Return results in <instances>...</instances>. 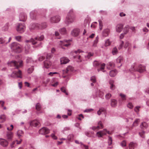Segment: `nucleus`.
I'll return each instance as SVG.
<instances>
[{"mask_svg": "<svg viewBox=\"0 0 149 149\" xmlns=\"http://www.w3.org/2000/svg\"><path fill=\"white\" fill-rule=\"evenodd\" d=\"M8 66H14L16 69L15 71L13 72L11 74V76L14 78H22L21 71L18 69V68L23 65V61L20 60L18 62L16 61H11L8 63Z\"/></svg>", "mask_w": 149, "mask_h": 149, "instance_id": "nucleus-1", "label": "nucleus"}, {"mask_svg": "<svg viewBox=\"0 0 149 149\" xmlns=\"http://www.w3.org/2000/svg\"><path fill=\"white\" fill-rule=\"evenodd\" d=\"M76 19V17L73 10H70L68 13L65 20V22L69 24L74 22Z\"/></svg>", "mask_w": 149, "mask_h": 149, "instance_id": "nucleus-2", "label": "nucleus"}, {"mask_svg": "<svg viewBox=\"0 0 149 149\" xmlns=\"http://www.w3.org/2000/svg\"><path fill=\"white\" fill-rule=\"evenodd\" d=\"M10 47L11 49L15 52L19 53L22 51V47L17 42H13L11 44Z\"/></svg>", "mask_w": 149, "mask_h": 149, "instance_id": "nucleus-3", "label": "nucleus"}, {"mask_svg": "<svg viewBox=\"0 0 149 149\" xmlns=\"http://www.w3.org/2000/svg\"><path fill=\"white\" fill-rule=\"evenodd\" d=\"M47 26L46 23L44 22L40 24L34 23L31 25V28L32 29H43L45 28Z\"/></svg>", "mask_w": 149, "mask_h": 149, "instance_id": "nucleus-4", "label": "nucleus"}, {"mask_svg": "<svg viewBox=\"0 0 149 149\" xmlns=\"http://www.w3.org/2000/svg\"><path fill=\"white\" fill-rule=\"evenodd\" d=\"M25 29V26L24 24L19 23L17 25L16 30L20 33L23 32Z\"/></svg>", "mask_w": 149, "mask_h": 149, "instance_id": "nucleus-5", "label": "nucleus"}, {"mask_svg": "<svg viewBox=\"0 0 149 149\" xmlns=\"http://www.w3.org/2000/svg\"><path fill=\"white\" fill-rule=\"evenodd\" d=\"M107 133L110 134L109 131H107L106 129H104L102 131H100L97 132L96 134V135L99 137H102L104 135H105Z\"/></svg>", "mask_w": 149, "mask_h": 149, "instance_id": "nucleus-6", "label": "nucleus"}, {"mask_svg": "<svg viewBox=\"0 0 149 149\" xmlns=\"http://www.w3.org/2000/svg\"><path fill=\"white\" fill-rule=\"evenodd\" d=\"M132 70L134 71H137L140 73H142L145 71L146 67L144 65H139L138 66V68L136 69H135L133 68Z\"/></svg>", "mask_w": 149, "mask_h": 149, "instance_id": "nucleus-7", "label": "nucleus"}, {"mask_svg": "<svg viewBox=\"0 0 149 149\" xmlns=\"http://www.w3.org/2000/svg\"><path fill=\"white\" fill-rule=\"evenodd\" d=\"M69 42V40H67L60 41L59 44L63 49H65V48L63 47V46L68 47L70 45Z\"/></svg>", "mask_w": 149, "mask_h": 149, "instance_id": "nucleus-8", "label": "nucleus"}, {"mask_svg": "<svg viewBox=\"0 0 149 149\" xmlns=\"http://www.w3.org/2000/svg\"><path fill=\"white\" fill-rule=\"evenodd\" d=\"M130 45V44L128 41H126L124 43L123 41H121L120 45L118 47V49H120L122 48L123 47L124 48H126Z\"/></svg>", "mask_w": 149, "mask_h": 149, "instance_id": "nucleus-9", "label": "nucleus"}, {"mask_svg": "<svg viewBox=\"0 0 149 149\" xmlns=\"http://www.w3.org/2000/svg\"><path fill=\"white\" fill-rule=\"evenodd\" d=\"M83 52L80 49H79L77 51H76L74 52V53L77 54V55L76 56H74V57L75 58H77L78 59V62H81L82 61V60L81 58V56L80 55H79V54L80 53Z\"/></svg>", "mask_w": 149, "mask_h": 149, "instance_id": "nucleus-10", "label": "nucleus"}, {"mask_svg": "<svg viewBox=\"0 0 149 149\" xmlns=\"http://www.w3.org/2000/svg\"><path fill=\"white\" fill-rule=\"evenodd\" d=\"M49 130L46 127H43L39 130V133L41 134H45L49 133Z\"/></svg>", "mask_w": 149, "mask_h": 149, "instance_id": "nucleus-11", "label": "nucleus"}, {"mask_svg": "<svg viewBox=\"0 0 149 149\" xmlns=\"http://www.w3.org/2000/svg\"><path fill=\"white\" fill-rule=\"evenodd\" d=\"M60 20V17L58 15L53 17L50 18V21L52 23L58 22Z\"/></svg>", "mask_w": 149, "mask_h": 149, "instance_id": "nucleus-12", "label": "nucleus"}, {"mask_svg": "<svg viewBox=\"0 0 149 149\" xmlns=\"http://www.w3.org/2000/svg\"><path fill=\"white\" fill-rule=\"evenodd\" d=\"M80 32V29L78 28H76L72 31L71 34L74 36H77L79 35Z\"/></svg>", "mask_w": 149, "mask_h": 149, "instance_id": "nucleus-13", "label": "nucleus"}, {"mask_svg": "<svg viewBox=\"0 0 149 149\" xmlns=\"http://www.w3.org/2000/svg\"><path fill=\"white\" fill-rule=\"evenodd\" d=\"M123 26L122 24H118L117 25L116 27V31L118 33H120L123 29Z\"/></svg>", "mask_w": 149, "mask_h": 149, "instance_id": "nucleus-14", "label": "nucleus"}, {"mask_svg": "<svg viewBox=\"0 0 149 149\" xmlns=\"http://www.w3.org/2000/svg\"><path fill=\"white\" fill-rule=\"evenodd\" d=\"M0 144L3 147H6L8 145V142L4 139H0Z\"/></svg>", "mask_w": 149, "mask_h": 149, "instance_id": "nucleus-15", "label": "nucleus"}, {"mask_svg": "<svg viewBox=\"0 0 149 149\" xmlns=\"http://www.w3.org/2000/svg\"><path fill=\"white\" fill-rule=\"evenodd\" d=\"M26 15L24 13L20 14L19 17V20L21 21H25L26 19Z\"/></svg>", "mask_w": 149, "mask_h": 149, "instance_id": "nucleus-16", "label": "nucleus"}, {"mask_svg": "<svg viewBox=\"0 0 149 149\" xmlns=\"http://www.w3.org/2000/svg\"><path fill=\"white\" fill-rule=\"evenodd\" d=\"M70 60L67 57H63L60 58L61 64H65L68 63Z\"/></svg>", "mask_w": 149, "mask_h": 149, "instance_id": "nucleus-17", "label": "nucleus"}, {"mask_svg": "<svg viewBox=\"0 0 149 149\" xmlns=\"http://www.w3.org/2000/svg\"><path fill=\"white\" fill-rule=\"evenodd\" d=\"M30 125L34 127H37L40 125V123L38 120H34L30 122Z\"/></svg>", "mask_w": 149, "mask_h": 149, "instance_id": "nucleus-18", "label": "nucleus"}, {"mask_svg": "<svg viewBox=\"0 0 149 149\" xmlns=\"http://www.w3.org/2000/svg\"><path fill=\"white\" fill-rule=\"evenodd\" d=\"M110 32V30L108 29H104L102 32V36L104 37H106L108 36Z\"/></svg>", "mask_w": 149, "mask_h": 149, "instance_id": "nucleus-19", "label": "nucleus"}, {"mask_svg": "<svg viewBox=\"0 0 149 149\" xmlns=\"http://www.w3.org/2000/svg\"><path fill=\"white\" fill-rule=\"evenodd\" d=\"M13 136V133L10 131L6 133V137L7 139L9 140H11Z\"/></svg>", "mask_w": 149, "mask_h": 149, "instance_id": "nucleus-20", "label": "nucleus"}, {"mask_svg": "<svg viewBox=\"0 0 149 149\" xmlns=\"http://www.w3.org/2000/svg\"><path fill=\"white\" fill-rule=\"evenodd\" d=\"M73 68L71 66H68L66 68V70H63V74H66L68 73L70 71H73Z\"/></svg>", "mask_w": 149, "mask_h": 149, "instance_id": "nucleus-21", "label": "nucleus"}, {"mask_svg": "<svg viewBox=\"0 0 149 149\" xmlns=\"http://www.w3.org/2000/svg\"><path fill=\"white\" fill-rule=\"evenodd\" d=\"M98 95L101 98H102L103 97L104 95V92L102 91H101L100 90H98L96 92V95L95 97H94V98H95L96 97L97 95Z\"/></svg>", "mask_w": 149, "mask_h": 149, "instance_id": "nucleus-22", "label": "nucleus"}, {"mask_svg": "<svg viewBox=\"0 0 149 149\" xmlns=\"http://www.w3.org/2000/svg\"><path fill=\"white\" fill-rule=\"evenodd\" d=\"M51 65V62L48 60H47L44 62V66L46 68H49Z\"/></svg>", "mask_w": 149, "mask_h": 149, "instance_id": "nucleus-23", "label": "nucleus"}, {"mask_svg": "<svg viewBox=\"0 0 149 149\" xmlns=\"http://www.w3.org/2000/svg\"><path fill=\"white\" fill-rule=\"evenodd\" d=\"M137 144L136 143L131 142L129 144L130 149H134V148L137 147Z\"/></svg>", "mask_w": 149, "mask_h": 149, "instance_id": "nucleus-24", "label": "nucleus"}, {"mask_svg": "<svg viewBox=\"0 0 149 149\" xmlns=\"http://www.w3.org/2000/svg\"><path fill=\"white\" fill-rule=\"evenodd\" d=\"M117 73V72L116 70H111L109 73V75L111 77H114L115 76Z\"/></svg>", "mask_w": 149, "mask_h": 149, "instance_id": "nucleus-25", "label": "nucleus"}, {"mask_svg": "<svg viewBox=\"0 0 149 149\" xmlns=\"http://www.w3.org/2000/svg\"><path fill=\"white\" fill-rule=\"evenodd\" d=\"M123 58L122 56H120L116 59V63H121L123 62Z\"/></svg>", "mask_w": 149, "mask_h": 149, "instance_id": "nucleus-26", "label": "nucleus"}, {"mask_svg": "<svg viewBox=\"0 0 149 149\" xmlns=\"http://www.w3.org/2000/svg\"><path fill=\"white\" fill-rule=\"evenodd\" d=\"M93 53L91 52H89L85 55H84L86 58V60L89 59L91 57L93 56Z\"/></svg>", "mask_w": 149, "mask_h": 149, "instance_id": "nucleus-27", "label": "nucleus"}, {"mask_svg": "<svg viewBox=\"0 0 149 149\" xmlns=\"http://www.w3.org/2000/svg\"><path fill=\"white\" fill-rule=\"evenodd\" d=\"M6 117L5 115L2 114L0 116V123H3L6 120Z\"/></svg>", "mask_w": 149, "mask_h": 149, "instance_id": "nucleus-28", "label": "nucleus"}, {"mask_svg": "<svg viewBox=\"0 0 149 149\" xmlns=\"http://www.w3.org/2000/svg\"><path fill=\"white\" fill-rule=\"evenodd\" d=\"M117 102L115 99H112L111 100V105L112 107H115L117 104Z\"/></svg>", "mask_w": 149, "mask_h": 149, "instance_id": "nucleus-29", "label": "nucleus"}, {"mask_svg": "<svg viewBox=\"0 0 149 149\" xmlns=\"http://www.w3.org/2000/svg\"><path fill=\"white\" fill-rule=\"evenodd\" d=\"M114 81L112 80H110L109 81V83L110 85V88L111 90H113L115 88V86L113 84Z\"/></svg>", "mask_w": 149, "mask_h": 149, "instance_id": "nucleus-30", "label": "nucleus"}, {"mask_svg": "<svg viewBox=\"0 0 149 149\" xmlns=\"http://www.w3.org/2000/svg\"><path fill=\"white\" fill-rule=\"evenodd\" d=\"M99 40V38L98 36H97L95 38V39L94 41L93 44L92 45V46L93 47H95L97 46V44Z\"/></svg>", "mask_w": 149, "mask_h": 149, "instance_id": "nucleus-31", "label": "nucleus"}, {"mask_svg": "<svg viewBox=\"0 0 149 149\" xmlns=\"http://www.w3.org/2000/svg\"><path fill=\"white\" fill-rule=\"evenodd\" d=\"M129 29V25H127L124 27L123 31L124 34H126L128 33Z\"/></svg>", "mask_w": 149, "mask_h": 149, "instance_id": "nucleus-32", "label": "nucleus"}, {"mask_svg": "<svg viewBox=\"0 0 149 149\" xmlns=\"http://www.w3.org/2000/svg\"><path fill=\"white\" fill-rule=\"evenodd\" d=\"M106 112V111L105 109L103 108H102L100 109L99 111H98L97 112V114L100 115L102 113H105Z\"/></svg>", "mask_w": 149, "mask_h": 149, "instance_id": "nucleus-33", "label": "nucleus"}, {"mask_svg": "<svg viewBox=\"0 0 149 149\" xmlns=\"http://www.w3.org/2000/svg\"><path fill=\"white\" fill-rule=\"evenodd\" d=\"M59 31L62 34H65L66 33L67 31L65 28H63L59 30Z\"/></svg>", "mask_w": 149, "mask_h": 149, "instance_id": "nucleus-34", "label": "nucleus"}, {"mask_svg": "<svg viewBox=\"0 0 149 149\" xmlns=\"http://www.w3.org/2000/svg\"><path fill=\"white\" fill-rule=\"evenodd\" d=\"M26 42H31L33 45H35L36 43V42L35 41L34 39L31 38L30 40H25Z\"/></svg>", "mask_w": 149, "mask_h": 149, "instance_id": "nucleus-35", "label": "nucleus"}, {"mask_svg": "<svg viewBox=\"0 0 149 149\" xmlns=\"http://www.w3.org/2000/svg\"><path fill=\"white\" fill-rule=\"evenodd\" d=\"M53 133H52L51 135V136L52 137V138L54 140H56L57 139V136L55 135L56 133V131L54 130L53 131Z\"/></svg>", "mask_w": 149, "mask_h": 149, "instance_id": "nucleus-36", "label": "nucleus"}, {"mask_svg": "<svg viewBox=\"0 0 149 149\" xmlns=\"http://www.w3.org/2000/svg\"><path fill=\"white\" fill-rule=\"evenodd\" d=\"M148 126L147 124L145 122L142 123L140 125L141 128L143 129L147 128Z\"/></svg>", "mask_w": 149, "mask_h": 149, "instance_id": "nucleus-37", "label": "nucleus"}, {"mask_svg": "<svg viewBox=\"0 0 149 149\" xmlns=\"http://www.w3.org/2000/svg\"><path fill=\"white\" fill-rule=\"evenodd\" d=\"M108 64L109 65L107 67V68L109 69H111V68H113L115 66V65L113 62H109V63Z\"/></svg>", "mask_w": 149, "mask_h": 149, "instance_id": "nucleus-38", "label": "nucleus"}, {"mask_svg": "<svg viewBox=\"0 0 149 149\" xmlns=\"http://www.w3.org/2000/svg\"><path fill=\"white\" fill-rule=\"evenodd\" d=\"M44 38V36L43 35H41L39 37H36L34 40L37 43V41L38 40L41 41Z\"/></svg>", "mask_w": 149, "mask_h": 149, "instance_id": "nucleus-39", "label": "nucleus"}, {"mask_svg": "<svg viewBox=\"0 0 149 149\" xmlns=\"http://www.w3.org/2000/svg\"><path fill=\"white\" fill-rule=\"evenodd\" d=\"M23 134L24 132L22 130H19L17 132V135L19 137L21 136Z\"/></svg>", "mask_w": 149, "mask_h": 149, "instance_id": "nucleus-40", "label": "nucleus"}, {"mask_svg": "<svg viewBox=\"0 0 149 149\" xmlns=\"http://www.w3.org/2000/svg\"><path fill=\"white\" fill-rule=\"evenodd\" d=\"M81 147L83 149H89V146L83 144L82 142H80Z\"/></svg>", "mask_w": 149, "mask_h": 149, "instance_id": "nucleus-41", "label": "nucleus"}, {"mask_svg": "<svg viewBox=\"0 0 149 149\" xmlns=\"http://www.w3.org/2000/svg\"><path fill=\"white\" fill-rule=\"evenodd\" d=\"M118 53V50L116 47H114L113 49L112 53L113 55L116 54Z\"/></svg>", "mask_w": 149, "mask_h": 149, "instance_id": "nucleus-42", "label": "nucleus"}, {"mask_svg": "<svg viewBox=\"0 0 149 149\" xmlns=\"http://www.w3.org/2000/svg\"><path fill=\"white\" fill-rule=\"evenodd\" d=\"M111 42L109 41V39H107L105 41L104 45L105 47H107L110 45L111 44Z\"/></svg>", "mask_w": 149, "mask_h": 149, "instance_id": "nucleus-43", "label": "nucleus"}, {"mask_svg": "<svg viewBox=\"0 0 149 149\" xmlns=\"http://www.w3.org/2000/svg\"><path fill=\"white\" fill-rule=\"evenodd\" d=\"M105 66V64L104 63H103L102 64L100 65V69H98L97 70L99 72L100 70L102 71V72H104L103 70Z\"/></svg>", "mask_w": 149, "mask_h": 149, "instance_id": "nucleus-44", "label": "nucleus"}, {"mask_svg": "<svg viewBox=\"0 0 149 149\" xmlns=\"http://www.w3.org/2000/svg\"><path fill=\"white\" fill-rule=\"evenodd\" d=\"M74 135L73 134H70L67 137V139L69 141H71L73 139Z\"/></svg>", "mask_w": 149, "mask_h": 149, "instance_id": "nucleus-45", "label": "nucleus"}, {"mask_svg": "<svg viewBox=\"0 0 149 149\" xmlns=\"http://www.w3.org/2000/svg\"><path fill=\"white\" fill-rule=\"evenodd\" d=\"M140 121V120L139 119H136L134 121L133 123V126H136L137 125L138 123Z\"/></svg>", "mask_w": 149, "mask_h": 149, "instance_id": "nucleus-46", "label": "nucleus"}, {"mask_svg": "<svg viewBox=\"0 0 149 149\" xmlns=\"http://www.w3.org/2000/svg\"><path fill=\"white\" fill-rule=\"evenodd\" d=\"M100 65V63L97 61H94L93 63V65L94 67H97Z\"/></svg>", "mask_w": 149, "mask_h": 149, "instance_id": "nucleus-47", "label": "nucleus"}, {"mask_svg": "<svg viewBox=\"0 0 149 149\" xmlns=\"http://www.w3.org/2000/svg\"><path fill=\"white\" fill-rule=\"evenodd\" d=\"M36 109L38 110H40L41 108V105L39 103H37L36 106Z\"/></svg>", "mask_w": 149, "mask_h": 149, "instance_id": "nucleus-48", "label": "nucleus"}, {"mask_svg": "<svg viewBox=\"0 0 149 149\" xmlns=\"http://www.w3.org/2000/svg\"><path fill=\"white\" fill-rule=\"evenodd\" d=\"M6 40L5 38H0V44H3L5 42Z\"/></svg>", "mask_w": 149, "mask_h": 149, "instance_id": "nucleus-49", "label": "nucleus"}, {"mask_svg": "<svg viewBox=\"0 0 149 149\" xmlns=\"http://www.w3.org/2000/svg\"><path fill=\"white\" fill-rule=\"evenodd\" d=\"M26 62L27 63H33V61L31 58L27 57L26 59Z\"/></svg>", "mask_w": 149, "mask_h": 149, "instance_id": "nucleus-50", "label": "nucleus"}, {"mask_svg": "<svg viewBox=\"0 0 149 149\" xmlns=\"http://www.w3.org/2000/svg\"><path fill=\"white\" fill-rule=\"evenodd\" d=\"M61 90L63 92L65 93L66 95H68V93L66 92L65 88L64 87H61Z\"/></svg>", "mask_w": 149, "mask_h": 149, "instance_id": "nucleus-51", "label": "nucleus"}, {"mask_svg": "<svg viewBox=\"0 0 149 149\" xmlns=\"http://www.w3.org/2000/svg\"><path fill=\"white\" fill-rule=\"evenodd\" d=\"M98 22H99V23L100 29V30H101L102 29V27H103L102 22V21L100 19L99 20Z\"/></svg>", "mask_w": 149, "mask_h": 149, "instance_id": "nucleus-52", "label": "nucleus"}, {"mask_svg": "<svg viewBox=\"0 0 149 149\" xmlns=\"http://www.w3.org/2000/svg\"><path fill=\"white\" fill-rule=\"evenodd\" d=\"M140 108V106H136L135 107L134 109V111L138 114L139 111V109Z\"/></svg>", "mask_w": 149, "mask_h": 149, "instance_id": "nucleus-53", "label": "nucleus"}, {"mask_svg": "<svg viewBox=\"0 0 149 149\" xmlns=\"http://www.w3.org/2000/svg\"><path fill=\"white\" fill-rule=\"evenodd\" d=\"M34 70V68L33 66L31 67V68H29L28 70V72L29 73H31Z\"/></svg>", "mask_w": 149, "mask_h": 149, "instance_id": "nucleus-54", "label": "nucleus"}, {"mask_svg": "<svg viewBox=\"0 0 149 149\" xmlns=\"http://www.w3.org/2000/svg\"><path fill=\"white\" fill-rule=\"evenodd\" d=\"M22 37L21 36H19L15 37V39L18 41H20L21 40Z\"/></svg>", "mask_w": 149, "mask_h": 149, "instance_id": "nucleus-55", "label": "nucleus"}, {"mask_svg": "<svg viewBox=\"0 0 149 149\" xmlns=\"http://www.w3.org/2000/svg\"><path fill=\"white\" fill-rule=\"evenodd\" d=\"M84 117L82 114H80L78 115L77 118L79 120H81L82 119L84 118Z\"/></svg>", "mask_w": 149, "mask_h": 149, "instance_id": "nucleus-56", "label": "nucleus"}, {"mask_svg": "<svg viewBox=\"0 0 149 149\" xmlns=\"http://www.w3.org/2000/svg\"><path fill=\"white\" fill-rule=\"evenodd\" d=\"M91 80L93 82V83H95L96 81V78L95 76H93L91 78Z\"/></svg>", "mask_w": 149, "mask_h": 149, "instance_id": "nucleus-57", "label": "nucleus"}, {"mask_svg": "<svg viewBox=\"0 0 149 149\" xmlns=\"http://www.w3.org/2000/svg\"><path fill=\"white\" fill-rule=\"evenodd\" d=\"M111 97V95L110 93H107L105 96L106 99L109 100Z\"/></svg>", "mask_w": 149, "mask_h": 149, "instance_id": "nucleus-58", "label": "nucleus"}, {"mask_svg": "<svg viewBox=\"0 0 149 149\" xmlns=\"http://www.w3.org/2000/svg\"><path fill=\"white\" fill-rule=\"evenodd\" d=\"M52 57V55L50 54H46V58L47 60L49 59Z\"/></svg>", "mask_w": 149, "mask_h": 149, "instance_id": "nucleus-59", "label": "nucleus"}, {"mask_svg": "<svg viewBox=\"0 0 149 149\" xmlns=\"http://www.w3.org/2000/svg\"><path fill=\"white\" fill-rule=\"evenodd\" d=\"M108 143L109 145H110L112 144V139L110 137H109Z\"/></svg>", "mask_w": 149, "mask_h": 149, "instance_id": "nucleus-60", "label": "nucleus"}, {"mask_svg": "<svg viewBox=\"0 0 149 149\" xmlns=\"http://www.w3.org/2000/svg\"><path fill=\"white\" fill-rule=\"evenodd\" d=\"M120 95L121 97V98L123 100H125L126 99L125 95L123 94H120Z\"/></svg>", "mask_w": 149, "mask_h": 149, "instance_id": "nucleus-61", "label": "nucleus"}, {"mask_svg": "<svg viewBox=\"0 0 149 149\" xmlns=\"http://www.w3.org/2000/svg\"><path fill=\"white\" fill-rule=\"evenodd\" d=\"M90 131H88L85 132V134L88 137H91V134L90 133Z\"/></svg>", "mask_w": 149, "mask_h": 149, "instance_id": "nucleus-62", "label": "nucleus"}, {"mask_svg": "<svg viewBox=\"0 0 149 149\" xmlns=\"http://www.w3.org/2000/svg\"><path fill=\"white\" fill-rule=\"evenodd\" d=\"M129 28L130 29H131L132 31L134 32H135V28L134 26H129Z\"/></svg>", "mask_w": 149, "mask_h": 149, "instance_id": "nucleus-63", "label": "nucleus"}, {"mask_svg": "<svg viewBox=\"0 0 149 149\" xmlns=\"http://www.w3.org/2000/svg\"><path fill=\"white\" fill-rule=\"evenodd\" d=\"M122 147L125 146H126V142L125 141H123L120 143Z\"/></svg>", "mask_w": 149, "mask_h": 149, "instance_id": "nucleus-64", "label": "nucleus"}]
</instances>
